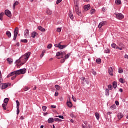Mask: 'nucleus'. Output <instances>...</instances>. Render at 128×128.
<instances>
[{
    "label": "nucleus",
    "instance_id": "18",
    "mask_svg": "<svg viewBox=\"0 0 128 128\" xmlns=\"http://www.w3.org/2000/svg\"><path fill=\"white\" fill-rule=\"evenodd\" d=\"M6 60H7L8 62V64H12V62H14V60L12 58H8Z\"/></svg>",
    "mask_w": 128,
    "mask_h": 128
},
{
    "label": "nucleus",
    "instance_id": "21",
    "mask_svg": "<svg viewBox=\"0 0 128 128\" xmlns=\"http://www.w3.org/2000/svg\"><path fill=\"white\" fill-rule=\"evenodd\" d=\"M66 104L68 108L72 107V103L70 102H67Z\"/></svg>",
    "mask_w": 128,
    "mask_h": 128
},
{
    "label": "nucleus",
    "instance_id": "44",
    "mask_svg": "<svg viewBox=\"0 0 128 128\" xmlns=\"http://www.w3.org/2000/svg\"><path fill=\"white\" fill-rule=\"evenodd\" d=\"M69 16L70 19L74 20V15L72 13H70V14H69Z\"/></svg>",
    "mask_w": 128,
    "mask_h": 128
},
{
    "label": "nucleus",
    "instance_id": "61",
    "mask_svg": "<svg viewBox=\"0 0 128 128\" xmlns=\"http://www.w3.org/2000/svg\"><path fill=\"white\" fill-rule=\"evenodd\" d=\"M115 104H116V106H119L120 105V102H118V101H116Z\"/></svg>",
    "mask_w": 128,
    "mask_h": 128
},
{
    "label": "nucleus",
    "instance_id": "1",
    "mask_svg": "<svg viewBox=\"0 0 128 128\" xmlns=\"http://www.w3.org/2000/svg\"><path fill=\"white\" fill-rule=\"evenodd\" d=\"M16 62L18 64V66H22L26 64V62H24V60L22 56L20 57L19 59L16 60L15 64H16Z\"/></svg>",
    "mask_w": 128,
    "mask_h": 128
},
{
    "label": "nucleus",
    "instance_id": "28",
    "mask_svg": "<svg viewBox=\"0 0 128 128\" xmlns=\"http://www.w3.org/2000/svg\"><path fill=\"white\" fill-rule=\"evenodd\" d=\"M18 2L16 1L13 4V8L14 10L16 8V6H18Z\"/></svg>",
    "mask_w": 128,
    "mask_h": 128
},
{
    "label": "nucleus",
    "instance_id": "19",
    "mask_svg": "<svg viewBox=\"0 0 128 128\" xmlns=\"http://www.w3.org/2000/svg\"><path fill=\"white\" fill-rule=\"evenodd\" d=\"M118 118L119 120H120V118H124V114L122 113H118Z\"/></svg>",
    "mask_w": 128,
    "mask_h": 128
},
{
    "label": "nucleus",
    "instance_id": "30",
    "mask_svg": "<svg viewBox=\"0 0 128 128\" xmlns=\"http://www.w3.org/2000/svg\"><path fill=\"white\" fill-rule=\"evenodd\" d=\"M119 82L121 84H124V82H125L124 80V78H120L119 79Z\"/></svg>",
    "mask_w": 128,
    "mask_h": 128
},
{
    "label": "nucleus",
    "instance_id": "62",
    "mask_svg": "<svg viewBox=\"0 0 128 128\" xmlns=\"http://www.w3.org/2000/svg\"><path fill=\"white\" fill-rule=\"evenodd\" d=\"M119 46H120V48H122V46H124V44L122 43L119 44Z\"/></svg>",
    "mask_w": 128,
    "mask_h": 128
},
{
    "label": "nucleus",
    "instance_id": "4",
    "mask_svg": "<svg viewBox=\"0 0 128 128\" xmlns=\"http://www.w3.org/2000/svg\"><path fill=\"white\" fill-rule=\"evenodd\" d=\"M74 8L76 14H78V16H82V12L80 10V8L78 6Z\"/></svg>",
    "mask_w": 128,
    "mask_h": 128
},
{
    "label": "nucleus",
    "instance_id": "42",
    "mask_svg": "<svg viewBox=\"0 0 128 128\" xmlns=\"http://www.w3.org/2000/svg\"><path fill=\"white\" fill-rule=\"evenodd\" d=\"M16 108H20V102L18 100H16Z\"/></svg>",
    "mask_w": 128,
    "mask_h": 128
},
{
    "label": "nucleus",
    "instance_id": "63",
    "mask_svg": "<svg viewBox=\"0 0 128 128\" xmlns=\"http://www.w3.org/2000/svg\"><path fill=\"white\" fill-rule=\"evenodd\" d=\"M55 96H58V92H56L54 94Z\"/></svg>",
    "mask_w": 128,
    "mask_h": 128
},
{
    "label": "nucleus",
    "instance_id": "15",
    "mask_svg": "<svg viewBox=\"0 0 128 128\" xmlns=\"http://www.w3.org/2000/svg\"><path fill=\"white\" fill-rule=\"evenodd\" d=\"M38 28L40 32H46V29H44V28H42V26H38Z\"/></svg>",
    "mask_w": 128,
    "mask_h": 128
},
{
    "label": "nucleus",
    "instance_id": "22",
    "mask_svg": "<svg viewBox=\"0 0 128 128\" xmlns=\"http://www.w3.org/2000/svg\"><path fill=\"white\" fill-rule=\"evenodd\" d=\"M112 87L114 88H116L118 87V83L116 82H114L112 83Z\"/></svg>",
    "mask_w": 128,
    "mask_h": 128
},
{
    "label": "nucleus",
    "instance_id": "53",
    "mask_svg": "<svg viewBox=\"0 0 128 128\" xmlns=\"http://www.w3.org/2000/svg\"><path fill=\"white\" fill-rule=\"evenodd\" d=\"M56 118H62V120H64V116H56Z\"/></svg>",
    "mask_w": 128,
    "mask_h": 128
},
{
    "label": "nucleus",
    "instance_id": "2",
    "mask_svg": "<svg viewBox=\"0 0 128 128\" xmlns=\"http://www.w3.org/2000/svg\"><path fill=\"white\" fill-rule=\"evenodd\" d=\"M30 56V52H28L26 53L24 56H22L23 60H24V62H26V60H28Z\"/></svg>",
    "mask_w": 128,
    "mask_h": 128
},
{
    "label": "nucleus",
    "instance_id": "32",
    "mask_svg": "<svg viewBox=\"0 0 128 128\" xmlns=\"http://www.w3.org/2000/svg\"><path fill=\"white\" fill-rule=\"evenodd\" d=\"M55 88H56V90H60V86L56 84L55 85Z\"/></svg>",
    "mask_w": 128,
    "mask_h": 128
},
{
    "label": "nucleus",
    "instance_id": "64",
    "mask_svg": "<svg viewBox=\"0 0 128 128\" xmlns=\"http://www.w3.org/2000/svg\"><path fill=\"white\" fill-rule=\"evenodd\" d=\"M124 58H128V55L126 54L124 56Z\"/></svg>",
    "mask_w": 128,
    "mask_h": 128
},
{
    "label": "nucleus",
    "instance_id": "38",
    "mask_svg": "<svg viewBox=\"0 0 128 128\" xmlns=\"http://www.w3.org/2000/svg\"><path fill=\"white\" fill-rule=\"evenodd\" d=\"M116 4H122V1H120V0H116Z\"/></svg>",
    "mask_w": 128,
    "mask_h": 128
},
{
    "label": "nucleus",
    "instance_id": "43",
    "mask_svg": "<svg viewBox=\"0 0 128 128\" xmlns=\"http://www.w3.org/2000/svg\"><path fill=\"white\" fill-rule=\"evenodd\" d=\"M54 120L55 122H62V120L58 118H54Z\"/></svg>",
    "mask_w": 128,
    "mask_h": 128
},
{
    "label": "nucleus",
    "instance_id": "27",
    "mask_svg": "<svg viewBox=\"0 0 128 128\" xmlns=\"http://www.w3.org/2000/svg\"><path fill=\"white\" fill-rule=\"evenodd\" d=\"M96 64H100L102 63V59L100 58H98L96 60Z\"/></svg>",
    "mask_w": 128,
    "mask_h": 128
},
{
    "label": "nucleus",
    "instance_id": "9",
    "mask_svg": "<svg viewBox=\"0 0 128 128\" xmlns=\"http://www.w3.org/2000/svg\"><path fill=\"white\" fill-rule=\"evenodd\" d=\"M24 36L25 38H28L30 36V32L28 29H26L24 30Z\"/></svg>",
    "mask_w": 128,
    "mask_h": 128
},
{
    "label": "nucleus",
    "instance_id": "17",
    "mask_svg": "<svg viewBox=\"0 0 128 128\" xmlns=\"http://www.w3.org/2000/svg\"><path fill=\"white\" fill-rule=\"evenodd\" d=\"M112 48H116L118 49V46L116 44L113 43L111 44Z\"/></svg>",
    "mask_w": 128,
    "mask_h": 128
},
{
    "label": "nucleus",
    "instance_id": "51",
    "mask_svg": "<svg viewBox=\"0 0 128 128\" xmlns=\"http://www.w3.org/2000/svg\"><path fill=\"white\" fill-rule=\"evenodd\" d=\"M16 114H20V108H16Z\"/></svg>",
    "mask_w": 128,
    "mask_h": 128
},
{
    "label": "nucleus",
    "instance_id": "10",
    "mask_svg": "<svg viewBox=\"0 0 128 128\" xmlns=\"http://www.w3.org/2000/svg\"><path fill=\"white\" fill-rule=\"evenodd\" d=\"M74 0V8L78 7V5L80 4L79 0Z\"/></svg>",
    "mask_w": 128,
    "mask_h": 128
},
{
    "label": "nucleus",
    "instance_id": "7",
    "mask_svg": "<svg viewBox=\"0 0 128 128\" xmlns=\"http://www.w3.org/2000/svg\"><path fill=\"white\" fill-rule=\"evenodd\" d=\"M4 14L8 18H12V12L9 10H5Z\"/></svg>",
    "mask_w": 128,
    "mask_h": 128
},
{
    "label": "nucleus",
    "instance_id": "36",
    "mask_svg": "<svg viewBox=\"0 0 128 128\" xmlns=\"http://www.w3.org/2000/svg\"><path fill=\"white\" fill-rule=\"evenodd\" d=\"M66 56V52H61V58H64V56Z\"/></svg>",
    "mask_w": 128,
    "mask_h": 128
},
{
    "label": "nucleus",
    "instance_id": "6",
    "mask_svg": "<svg viewBox=\"0 0 128 128\" xmlns=\"http://www.w3.org/2000/svg\"><path fill=\"white\" fill-rule=\"evenodd\" d=\"M8 84H10V83H5V84L2 83L0 86L1 87V88H2V90H4L5 88H6L8 86Z\"/></svg>",
    "mask_w": 128,
    "mask_h": 128
},
{
    "label": "nucleus",
    "instance_id": "57",
    "mask_svg": "<svg viewBox=\"0 0 128 128\" xmlns=\"http://www.w3.org/2000/svg\"><path fill=\"white\" fill-rule=\"evenodd\" d=\"M28 90V86H26L24 88V90L25 92H26V90Z\"/></svg>",
    "mask_w": 128,
    "mask_h": 128
},
{
    "label": "nucleus",
    "instance_id": "5",
    "mask_svg": "<svg viewBox=\"0 0 128 128\" xmlns=\"http://www.w3.org/2000/svg\"><path fill=\"white\" fill-rule=\"evenodd\" d=\"M116 18L118 20H122L124 16L123 14H122V13H118V14H116Z\"/></svg>",
    "mask_w": 128,
    "mask_h": 128
},
{
    "label": "nucleus",
    "instance_id": "60",
    "mask_svg": "<svg viewBox=\"0 0 128 128\" xmlns=\"http://www.w3.org/2000/svg\"><path fill=\"white\" fill-rule=\"evenodd\" d=\"M72 99L73 100L74 102H76V99L74 97V96H72Z\"/></svg>",
    "mask_w": 128,
    "mask_h": 128
},
{
    "label": "nucleus",
    "instance_id": "26",
    "mask_svg": "<svg viewBox=\"0 0 128 128\" xmlns=\"http://www.w3.org/2000/svg\"><path fill=\"white\" fill-rule=\"evenodd\" d=\"M95 116L96 117V120H100V114H98V112H96Z\"/></svg>",
    "mask_w": 128,
    "mask_h": 128
},
{
    "label": "nucleus",
    "instance_id": "56",
    "mask_svg": "<svg viewBox=\"0 0 128 128\" xmlns=\"http://www.w3.org/2000/svg\"><path fill=\"white\" fill-rule=\"evenodd\" d=\"M66 62V59H65V58H62V60H60V62H62V64H63V62Z\"/></svg>",
    "mask_w": 128,
    "mask_h": 128
},
{
    "label": "nucleus",
    "instance_id": "48",
    "mask_svg": "<svg viewBox=\"0 0 128 128\" xmlns=\"http://www.w3.org/2000/svg\"><path fill=\"white\" fill-rule=\"evenodd\" d=\"M94 12H96V10L94 9H92L90 10V14H94Z\"/></svg>",
    "mask_w": 128,
    "mask_h": 128
},
{
    "label": "nucleus",
    "instance_id": "8",
    "mask_svg": "<svg viewBox=\"0 0 128 128\" xmlns=\"http://www.w3.org/2000/svg\"><path fill=\"white\" fill-rule=\"evenodd\" d=\"M108 72L110 76H114V68H112V67H110L108 68Z\"/></svg>",
    "mask_w": 128,
    "mask_h": 128
},
{
    "label": "nucleus",
    "instance_id": "25",
    "mask_svg": "<svg viewBox=\"0 0 128 128\" xmlns=\"http://www.w3.org/2000/svg\"><path fill=\"white\" fill-rule=\"evenodd\" d=\"M36 32H33L31 34L32 38H36Z\"/></svg>",
    "mask_w": 128,
    "mask_h": 128
},
{
    "label": "nucleus",
    "instance_id": "39",
    "mask_svg": "<svg viewBox=\"0 0 128 128\" xmlns=\"http://www.w3.org/2000/svg\"><path fill=\"white\" fill-rule=\"evenodd\" d=\"M20 42H24V44H26V42H28V40L26 39L21 40Z\"/></svg>",
    "mask_w": 128,
    "mask_h": 128
},
{
    "label": "nucleus",
    "instance_id": "54",
    "mask_svg": "<svg viewBox=\"0 0 128 128\" xmlns=\"http://www.w3.org/2000/svg\"><path fill=\"white\" fill-rule=\"evenodd\" d=\"M57 32H62V29H61L60 28H57Z\"/></svg>",
    "mask_w": 128,
    "mask_h": 128
},
{
    "label": "nucleus",
    "instance_id": "41",
    "mask_svg": "<svg viewBox=\"0 0 128 128\" xmlns=\"http://www.w3.org/2000/svg\"><path fill=\"white\" fill-rule=\"evenodd\" d=\"M47 108H48L46 107V106H42V108L43 112H46V110Z\"/></svg>",
    "mask_w": 128,
    "mask_h": 128
},
{
    "label": "nucleus",
    "instance_id": "13",
    "mask_svg": "<svg viewBox=\"0 0 128 128\" xmlns=\"http://www.w3.org/2000/svg\"><path fill=\"white\" fill-rule=\"evenodd\" d=\"M54 120V118H50L48 120V124H52Z\"/></svg>",
    "mask_w": 128,
    "mask_h": 128
},
{
    "label": "nucleus",
    "instance_id": "52",
    "mask_svg": "<svg viewBox=\"0 0 128 128\" xmlns=\"http://www.w3.org/2000/svg\"><path fill=\"white\" fill-rule=\"evenodd\" d=\"M60 42L58 44H55L54 46H56V48H59L60 47Z\"/></svg>",
    "mask_w": 128,
    "mask_h": 128
},
{
    "label": "nucleus",
    "instance_id": "3",
    "mask_svg": "<svg viewBox=\"0 0 128 128\" xmlns=\"http://www.w3.org/2000/svg\"><path fill=\"white\" fill-rule=\"evenodd\" d=\"M17 72L18 73V75L20 74H26V68H22L19 70H17Z\"/></svg>",
    "mask_w": 128,
    "mask_h": 128
},
{
    "label": "nucleus",
    "instance_id": "58",
    "mask_svg": "<svg viewBox=\"0 0 128 128\" xmlns=\"http://www.w3.org/2000/svg\"><path fill=\"white\" fill-rule=\"evenodd\" d=\"M16 78V75H15L14 76H12L11 78V80H14Z\"/></svg>",
    "mask_w": 128,
    "mask_h": 128
},
{
    "label": "nucleus",
    "instance_id": "37",
    "mask_svg": "<svg viewBox=\"0 0 128 128\" xmlns=\"http://www.w3.org/2000/svg\"><path fill=\"white\" fill-rule=\"evenodd\" d=\"M110 49H108V48L106 49L104 51V52L105 54H110Z\"/></svg>",
    "mask_w": 128,
    "mask_h": 128
},
{
    "label": "nucleus",
    "instance_id": "55",
    "mask_svg": "<svg viewBox=\"0 0 128 128\" xmlns=\"http://www.w3.org/2000/svg\"><path fill=\"white\" fill-rule=\"evenodd\" d=\"M62 0H56V4H60V2H61L62 1Z\"/></svg>",
    "mask_w": 128,
    "mask_h": 128
},
{
    "label": "nucleus",
    "instance_id": "35",
    "mask_svg": "<svg viewBox=\"0 0 128 128\" xmlns=\"http://www.w3.org/2000/svg\"><path fill=\"white\" fill-rule=\"evenodd\" d=\"M4 14V12L0 13V20H2V16Z\"/></svg>",
    "mask_w": 128,
    "mask_h": 128
},
{
    "label": "nucleus",
    "instance_id": "47",
    "mask_svg": "<svg viewBox=\"0 0 128 128\" xmlns=\"http://www.w3.org/2000/svg\"><path fill=\"white\" fill-rule=\"evenodd\" d=\"M52 44H48V46H47V48H52Z\"/></svg>",
    "mask_w": 128,
    "mask_h": 128
},
{
    "label": "nucleus",
    "instance_id": "49",
    "mask_svg": "<svg viewBox=\"0 0 128 128\" xmlns=\"http://www.w3.org/2000/svg\"><path fill=\"white\" fill-rule=\"evenodd\" d=\"M56 56H61V52H58L56 53Z\"/></svg>",
    "mask_w": 128,
    "mask_h": 128
},
{
    "label": "nucleus",
    "instance_id": "23",
    "mask_svg": "<svg viewBox=\"0 0 128 128\" xmlns=\"http://www.w3.org/2000/svg\"><path fill=\"white\" fill-rule=\"evenodd\" d=\"M46 14H48L49 16H50V14H52V12L49 9H47L46 10Z\"/></svg>",
    "mask_w": 128,
    "mask_h": 128
},
{
    "label": "nucleus",
    "instance_id": "33",
    "mask_svg": "<svg viewBox=\"0 0 128 128\" xmlns=\"http://www.w3.org/2000/svg\"><path fill=\"white\" fill-rule=\"evenodd\" d=\"M6 106H8V104H2V107L3 108H4V110H6Z\"/></svg>",
    "mask_w": 128,
    "mask_h": 128
},
{
    "label": "nucleus",
    "instance_id": "59",
    "mask_svg": "<svg viewBox=\"0 0 128 128\" xmlns=\"http://www.w3.org/2000/svg\"><path fill=\"white\" fill-rule=\"evenodd\" d=\"M2 78H0V86L2 84Z\"/></svg>",
    "mask_w": 128,
    "mask_h": 128
},
{
    "label": "nucleus",
    "instance_id": "12",
    "mask_svg": "<svg viewBox=\"0 0 128 128\" xmlns=\"http://www.w3.org/2000/svg\"><path fill=\"white\" fill-rule=\"evenodd\" d=\"M18 28L16 27L14 30V35L18 36Z\"/></svg>",
    "mask_w": 128,
    "mask_h": 128
},
{
    "label": "nucleus",
    "instance_id": "20",
    "mask_svg": "<svg viewBox=\"0 0 128 128\" xmlns=\"http://www.w3.org/2000/svg\"><path fill=\"white\" fill-rule=\"evenodd\" d=\"M66 48V45H61L60 43V44L59 45V48L60 50H64V48Z\"/></svg>",
    "mask_w": 128,
    "mask_h": 128
},
{
    "label": "nucleus",
    "instance_id": "24",
    "mask_svg": "<svg viewBox=\"0 0 128 128\" xmlns=\"http://www.w3.org/2000/svg\"><path fill=\"white\" fill-rule=\"evenodd\" d=\"M6 34L8 36V38H11L12 36V33L10 31H6Z\"/></svg>",
    "mask_w": 128,
    "mask_h": 128
},
{
    "label": "nucleus",
    "instance_id": "34",
    "mask_svg": "<svg viewBox=\"0 0 128 128\" xmlns=\"http://www.w3.org/2000/svg\"><path fill=\"white\" fill-rule=\"evenodd\" d=\"M8 100H10V99H8V98H6L4 100V102L8 104Z\"/></svg>",
    "mask_w": 128,
    "mask_h": 128
},
{
    "label": "nucleus",
    "instance_id": "14",
    "mask_svg": "<svg viewBox=\"0 0 128 128\" xmlns=\"http://www.w3.org/2000/svg\"><path fill=\"white\" fill-rule=\"evenodd\" d=\"M18 70H15V71H14L10 73V74L11 75V76H14V74H16V75H18Z\"/></svg>",
    "mask_w": 128,
    "mask_h": 128
},
{
    "label": "nucleus",
    "instance_id": "46",
    "mask_svg": "<svg viewBox=\"0 0 128 128\" xmlns=\"http://www.w3.org/2000/svg\"><path fill=\"white\" fill-rule=\"evenodd\" d=\"M108 90H112V84H109L108 86Z\"/></svg>",
    "mask_w": 128,
    "mask_h": 128
},
{
    "label": "nucleus",
    "instance_id": "29",
    "mask_svg": "<svg viewBox=\"0 0 128 128\" xmlns=\"http://www.w3.org/2000/svg\"><path fill=\"white\" fill-rule=\"evenodd\" d=\"M106 96H110V90L108 88L106 89Z\"/></svg>",
    "mask_w": 128,
    "mask_h": 128
},
{
    "label": "nucleus",
    "instance_id": "16",
    "mask_svg": "<svg viewBox=\"0 0 128 128\" xmlns=\"http://www.w3.org/2000/svg\"><path fill=\"white\" fill-rule=\"evenodd\" d=\"M104 26V22H100L98 26V28H102V26Z\"/></svg>",
    "mask_w": 128,
    "mask_h": 128
},
{
    "label": "nucleus",
    "instance_id": "11",
    "mask_svg": "<svg viewBox=\"0 0 128 128\" xmlns=\"http://www.w3.org/2000/svg\"><path fill=\"white\" fill-rule=\"evenodd\" d=\"M90 4H88L87 5H85L84 7V10H86V12L88 10H90Z\"/></svg>",
    "mask_w": 128,
    "mask_h": 128
},
{
    "label": "nucleus",
    "instance_id": "40",
    "mask_svg": "<svg viewBox=\"0 0 128 128\" xmlns=\"http://www.w3.org/2000/svg\"><path fill=\"white\" fill-rule=\"evenodd\" d=\"M70 53H68L66 55H65V59L66 60L70 58Z\"/></svg>",
    "mask_w": 128,
    "mask_h": 128
},
{
    "label": "nucleus",
    "instance_id": "45",
    "mask_svg": "<svg viewBox=\"0 0 128 128\" xmlns=\"http://www.w3.org/2000/svg\"><path fill=\"white\" fill-rule=\"evenodd\" d=\"M118 72L119 74H122V72H124V70L122 68H119Z\"/></svg>",
    "mask_w": 128,
    "mask_h": 128
},
{
    "label": "nucleus",
    "instance_id": "50",
    "mask_svg": "<svg viewBox=\"0 0 128 128\" xmlns=\"http://www.w3.org/2000/svg\"><path fill=\"white\" fill-rule=\"evenodd\" d=\"M110 108L111 110H114V108H116V105L115 104H113L110 106Z\"/></svg>",
    "mask_w": 128,
    "mask_h": 128
},
{
    "label": "nucleus",
    "instance_id": "31",
    "mask_svg": "<svg viewBox=\"0 0 128 128\" xmlns=\"http://www.w3.org/2000/svg\"><path fill=\"white\" fill-rule=\"evenodd\" d=\"M44 52H46L45 50H44L43 51H42V54L40 55V58H42V57L44 56Z\"/></svg>",
    "mask_w": 128,
    "mask_h": 128
}]
</instances>
